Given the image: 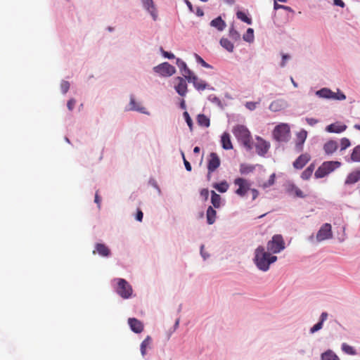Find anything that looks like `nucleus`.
I'll use <instances>...</instances> for the list:
<instances>
[{
	"mask_svg": "<svg viewBox=\"0 0 360 360\" xmlns=\"http://www.w3.org/2000/svg\"><path fill=\"white\" fill-rule=\"evenodd\" d=\"M277 260V257L266 252L263 246H259L255 252L254 262L257 267L263 271L269 270L270 264Z\"/></svg>",
	"mask_w": 360,
	"mask_h": 360,
	"instance_id": "nucleus-1",
	"label": "nucleus"
},
{
	"mask_svg": "<svg viewBox=\"0 0 360 360\" xmlns=\"http://www.w3.org/2000/svg\"><path fill=\"white\" fill-rule=\"evenodd\" d=\"M233 133L247 149H251V136L247 127L243 125H237L233 128Z\"/></svg>",
	"mask_w": 360,
	"mask_h": 360,
	"instance_id": "nucleus-2",
	"label": "nucleus"
},
{
	"mask_svg": "<svg viewBox=\"0 0 360 360\" xmlns=\"http://www.w3.org/2000/svg\"><path fill=\"white\" fill-rule=\"evenodd\" d=\"M340 166V162L338 161H327L324 162L315 172L314 176L316 178H323L328 175L336 168Z\"/></svg>",
	"mask_w": 360,
	"mask_h": 360,
	"instance_id": "nucleus-3",
	"label": "nucleus"
},
{
	"mask_svg": "<svg viewBox=\"0 0 360 360\" xmlns=\"http://www.w3.org/2000/svg\"><path fill=\"white\" fill-rule=\"evenodd\" d=\"M116 281L117 294L124 299L129 298L133 292L131 285L124 278H117Z\"/></svg>",
	"mask_w": 360,
	"mask_h": 360,
	"instance_id": "nucleus-4",
	"label": "nucleus"
},
{
	"mask_svg": "<svg viewBox=\"0 0 360 360\" xmlns=\"http://www.w3.org/2000/svg\"><path fill=\"white\" fill-rule=\"evenodd\" d=\"M285 248V243L282 236L275 235L267 243V250L274 254L278 253Z\"/></svg>",
	"mask_w": 360,
	"mask_h": 360,
	"instance_id": "nucleus-5",
	"label": "nucleus"
},
{
	"mask_svg": "<svg viewBox=\"0 0 360 360\" xmlns=\"http://www.w3.org/2000/svg\"><path fill=\"white\" fill-rule=\"evenodd\" d=\"M290 136V127L287 124H278L274 130V137L278 141H287Z\"/></svg>",
	"mask_w": 360,
	"mask_h": 360,
	"instance_id": "nucleus-6",
	"label": "nucleus"
},
{
	"mask_svg": "<svg viewBox=\"0 0 360 360\" xmlns=\"http://www.w3.org/2000/svg\"><path fill=\"white\" fill-rule=\"evenodd\" d=\"M154 71L162 76L169 77L176 72L175 68L168 63H163L153 68Z\"/></svg>",
	"mask_w": 360,
	"mask_h": 360,
	"instance_id": "nucleus-7",
	"label": "nucleus"
},
{
	"mask_svg": "<svg viewBox=\"0 0 360 360\" xmlns=\"http://www.w3.org/2000/svg\"><path fill=\"white\" fill-rule=\"evenodd\" d=\"M333 237L331 225L328 223L324 224L319 230L316 234V240L318 242L330 239Z\"/></svg>",
	"mask_w": 360,
	"mask_h": 360,
	"instance_id": "nucleus-8",
	"label": "nucleus"
},
{
	"mask_svg": "<svg viewBox=\"0 0 360 360\" xmlns=\"http://www.w3.org/2000/svg\"><path fill=\"white\" fill-rule=\"evenodd\" d=\"M234 184L238 186V189L236 190V193L239 196H244L248 191L250 189L249 182L243 178H237L234 180Z\"/></svg>",
	"mask_w": 360,
	"mask_h": 360,
	"instance_id": "nucleus-9",
	"label": "nucleus"
},
{
	"mask_svg": "<svg viewBox=\"0 0 360 360\" xmlns=\"http://www.w3.org/2000/svg\"><path fill=\"white\" fill-rule=\"evenodd\" d=\"M220 165V160L218 155L214 153H211L210 155V159L208 161L207 169L208 175L207 177L210 179V174L217 169Z\"/></svg>",
	"mask_w": 360,
	"mask_h": 360,
	"instance_id": "nucleus-10",
	"label": "nucleus"
},
{
	"mask_svg": "<svg viewBox=\"0 0 360 360\" xmlns=\"http://www.w3.org/2000/svg\"><path fill=\"white\" fill-rule=\"evenodd\" d=\"M270 144L269 142L264 141L260 137L257 138L255 148L258 155L264 156L268 152Z\"/></svg>",
	"mask_w": 360,
	"mask_h": 360,
	"instance_id": "nucleus-11",
	"label": "nucleus"
},
{
	"mask_svg": "<svg viewBox=\"0 0 360 360\" xmlns=\"http://www.w3.org/2000/svg\"><path fill=\"white\" fill-rule=\"evenodd\" d=\"M177 82L174 88L176 92L181 96H184L187 93V84L186 79L181 77L175 79Z\"/></svg>",
	"mask_w": 360,
	"mask_h": 360,
	"instance_id": "nucleus-12",
	"label": "nucleus"
},
{
	"mask_svg": "<svg viewBox=\"0 0 360 360\" xmlns=\"http://www.w3.org/2000/svg\"><path fill=\"white\" fill-rule=\"evenodd\" d=\"M311 156L308 153L300 155L293 162V167L295 169H302L307 163L310 160Z\"/></svg>",
	"mask_w": 360,
	"mask_h": 360,
	"instance_id": "nucleus-13",
	"label": "nucleus"
},
{
	"mask_svg": "<svg viewBox=\"0 0 360 360\" xmlns=\"http://www.w3.org/2000/svg\"><path fill=\"white\" fill-rule=\"evenodd\" d=\"M128 323L131 329L136 333H140L143 330V325L141 321L135 318H129Z\"/></svg>",
	"mask_w": 360,
	"mask_h": 360,
	"instance_id": "nucleus-14",
	"label": "nucleus"
},
{
	"mask_svg": "<svg viewBox=\"0 0 360 360\" xmlns=\"http://www.w3.org/2000/svg\"><path fill=\"white\" fill-rule=\"evenodd\" d=\"M360 180V168L350 172L345 181V184L350 185L358 182Z\"/></svg>",
	"mask_w": 360,
	"mask_h": 360,
	"instance_id": "nucleus-15",
	"label": "nucleus"
},
{
	"mask_svg": "<svg viewBox=\"0 0 360 360\" xmlns=\"http://www.w3.org/2000/svg\"><path fill=\"white\" fill-rule=\"evenodd\" d=\"M347 126L340 122L333 123L326 127V130L329 133H341L345 131Z\"/></svg>",
	"mask_w": 360,
	"mask_h": 360,
	"instance_id": "nucleus-16",
	"label": "nucleus"
},
{
	"mask_svg": "<svg viewBox=\"0 0 360 360\" xmlns=\"http://www.w3.org/2000/svg\"><path fill=\"white\" fill-rule=\"evenodd\" d=\"M95 249L96 250L93 251V253L96 254V252H97L102 257H108L110 254V249L103 243H97L95 246Z\"/></svg>",
	"mask_w": 360,
	"mask_h": 360,
	"instance_id": "nucleus-17",
	"label": "nucleus"
},
{
	"mask_svg": "<svg viewBox=\"0 0 360 360\" xmlns=\"http://www.w3.org/2000/svg\"><path fill=\"white\" fill-rule=\"evenodd\" d=\"M307 136V131L304 129L301 130L297 134V142H296V148L300 151L302 149V145L304 143Z\"/></svg>",
	"mask_w": 360,
	"mask_h": 360,
	"instance_id": "nucleus-18",
	"label": "nucleus"
},
{
	"mask_svg": "<svg viewBox=\"0 0 360 360\" xmlns=\"http://www.w3.org/2000/svg\"><path fill=\"white\" fill-rule=\"evenodd\" d=\"M143 7L146 10H147L150 15L152 16L153 19L154 20H156L158 19V11L156 10V8L155 6L154 2L152 0V2L146 1L143 4Z\"/></svg>",
	"mask_w": 360,
	"mask_h": 360,
	"instance_id": "nucleus-19",
	"label": "nucleus"
},
{
	"mask_svg": "<svg viewBox=\"0 0 360 360\" xmlns=\"http://www.w3.org/2000/svg\"><path fill=\"white\" fill-rule=\"evenodd\" d=\"M191 82L193 84L194 87L198 91H203L209 86L205 81L199 79L195 75H193Z\"/></svg>",
	"mask_w": 360,
	"mask_h": 360,
	"instance_id": "nucleus-20",
	"label": "nucleus"
},
{
	"mask_svg": "<svg viewBox=\"0 0 360 360\" xmlns=\"http://www.w3.org/2000/svg\"><path fill=\"white\" fill-rule=\"evenodd\" d=\"M129 110H135L143 114H148L144 107L141 106L140 103H137L135 99L131 96L130 98Z\"/></svg>",
	"mask_w": 360,
	"mask_h": 360,
	"instance_id": "nucleus-21",
	"label": "nucleus"
},
{
	"mask_svg": "<svg viewBox=\"0 0 360 360\" xmlns=\"http://www.w3.org/2000/svg\"><path fill=\"white\" fill-rule=\"evenodd\" d=\"M222 148L225 150H231L233 148V146L231 141V137L229 133L224 132L221 139Z\"/></svg>",
	"mask_w": 360,
	"mask_h": 360,
	"instance_id": "nucleus-22",
	"label": "nucleus"
},
{
	"mask_svg": "<svg viewBox=\"0 0 360 360\" xmlns=\"http://www.w3.org/2000/svg\"><path fill=\"white\" fill-rule=\"evenodd\" d=\"M338 148V143L335 141H329L326 143L323 146V149L326 153L332 154Z\"/></svg>",
	"mask_w": 360,
	"mask_h": 360,
	"instance_id": "nucleus-23",
	"label": "nucleus"
},
{
	"mask_svg": "<svg viewBox=\"0 0 360 360\" xmlns=\"http://www.w3.org/2000/svg\"><path fill=\"white\" fill-rule=\"evenodd\" d=\"M210 25L215 27L219 31H222L226 27V22L221 17H218L210 22Z\"/></svg>",
	"mask_w": 360,
	"mask_h": 360,
	"instance_id": "nucleus-24",
	"label": "nucleus"
},
{
	"mask_svg": "<svg viewBox=\"0 0 360 360\" xmlns=\"http://www.w3.org/2000/svg\"><path fill=\"white\" fill-rule=\"evenodd\" d=\"M316 94L323 98L332 99L333 96V91L328 88H323L316 92Z\"/></svg>",
	"mask_w": 360,
	"mask_h": 360,
	"instance_id": "nucleus-25",
	"label": "nucleus"
},
{
	"mask_svg": "<svg viewBox=\"0 0 360 360\" xmlns=\"http://www.w3.org/2000/svg\"><path fill=\"white\" fill-rule=\"evenodd\" d=\"M217 212L211 206H210L206 212L207 221L209 224H212L216 220Z\"/></svg>",
	"mask_w": 360,
	"mask_h": 360,
	"instance_id": "nucleus-26",
	"label": "nucleus"
},
{
	"mask_svg": "<svg viewBox=\"0 0 360 360\" xmlns=\"http://www.w3.org/2000/svg\"><path fill=\"white\" fill-rule=\"evenodd\" d=\"M152 342L151 338L150 336H147L141 344V353L143 356L146 354L147 348L150 347Z\"/></svg>",
	"mask_w": 360,
	"mask_h": 360,
	"instance_id": "nucleus-27",
	"label": "nucleus"
},
{
	"mask_svg": "<svg viewBox=\"0 0 360 360\" xmlns=\"http://www.w3.org/2000/svg\"><path fill=\"white\" fill-rule=\"evenodd\" d=\"M315 169V165L314 164H311L308 167H307L302 173V175H301V177L302 179L304 180H307L309 179L311 175H312V173L314 172Z\"/></svg>",
	"mask_w": 360,
	"mask_h": 360,
	"instance_id": "nucleus-28",
	"label": "nucleus"
},
{
	"mask_svg": "<svg viewBox=\"0 0 360 360\" xmlns=\"http://www.w3.org/2000/svg\"><path fill=\"white\" fill-rule=\"evenodd\" d=\"M198 123L201 127H208L210 124V119L203 114H200L197 117Z\"/></svg>",
	"mask_w": 360,
	"mask_h": 360,
	"instance_id": "nucleus-29",
	"label": "nucleus"
},
{
	"mask_svg": "<svg viewBox=\"0 0 360 360\" xmlns=\"http://www.w3.org/2000/svg\"><path fill=\"white\" fill-rule=\"evenodd\" d=\"M221 196L216 193L214 191L211 192V202L215 208H219L221 206Z\"/></svg>",
	"mask_w": 360,
	"mask_h": 360,
	"instance_id": "nucleus-30",
	"label": "nucleus"
},
{
	"mask_svg": "<svg viewBox=\"0 0 360 360\" xmlns=\"http://www.w3.org/2000/svg\"><path fill=\"white\" fill-rule=\"evenodd\" d=\"M220 44L221 45V46L223 48H224L229 52L233 51L234 46L228 39H226V38L221 39Z\"/></svg>",
	"mask_w": 360,
	"mask_h": 360,
	"instance_id": "nucleus-31",
	"label": "nucleus"
},
{
	"mask_svg": "<svg viewBox=\"0 0 360 360\" xmlns=\"http://www.w3.org/2000/svg\"><path fill=\"white\" fill-rule=\"evenodd\" d=\"M322 360H340L339 357L331 350H328L321 355Z\"/></svg>",
	"mask_w": 360,
	"mask_h": 360,
	"instance_id": "nucleus-32",
	"label": "nucleus"
},
{
	"mask_svg": "<svg viewBox=\"0 0 360 360\" xmlns=\"http://www.w3.org/2000/svg\"><path fill=\"white\" fill-rule=\"evenodd\" d=\"M351 160L353 162H360V145L354 148L351 154Z\"/></svg>",
	"mask_w": 360,
	"mask_h": 360,
	"instance_id": "nucleus-33",
	"label": "nucleus"
},
{
	"mask_svg": "<svg viewBox=\"0 0 360 360\" xmlns=\"http://www.w3.org/2000/svg\"><path fill=\"white\" fill-rule=\"evenodd\" d=\"M214 187L218 191H219L221 193H224V192H226L228 190L229 186V184H228V183L226 181H221V182H220L219 184H215Z\"/></svg>",
	"mask_w": 360,
	"mask_h": 360,
	"instance_id": "nucleus-34",
	"label": "nucleus"
},
{
	"mask_svg": "<svg viewBox=\"0 0 360 360\" xmlns=\"http://www.w3.org/2000/svg\"><path fill=\"white\" fill-rule=\"evenodd\" d=\"M236 16L238 19L242 20L243 22H246L248 25L252 24L251 18H248L247 15L243 11H238L236 13Z\"/></svg>",
	"mask_w": 360,
	"mask_h": 360,
	"instance_id": "nucleus-35",
	"label": "nucleus"
},
{
	"mask_svg": "<svg viewBox=\"0 0 360 360\" xmlns=\"http://www.w3.org/2000/svg\"><path fill=\"white\" fill-rule=\"evenodd\" d=\"M255 169V167L252 165H248L245 164H241L240 166V172L241 174H248Z\"/></svg>",
	"mask_w": 360,
	"mask_h": 360,
	"instance_id": "nucleus-36",
	"label": "nucleus"
},
{
	"mask_svg": "<svg viewBox=\"0 0 360 360\" xmlns=\"http://www.w3.org/2000/svg\"><path fill=\"white\" fill-rule=\"evenodd\" d=\"M243 39L248 42H252L254 39V30L252 28H248L246 33L243 35Z\"/></svg>",
	"mask_w": 360,
	"mask_h": 360,
	"instance_id": "nucleus-37",
	"label": "nucleus"
},
{
	"mask_svg": "<svg viewBox=\"0 0 360 360\" xmlns=\"http://www.w3.org/2000/svg\"><path fill=\"white\" fill-rule=\"evenodd\" d=\"M181 73L185 77V79L188 80V82H191V79H193V75H195L188 67L184 68L183 71L181 72Z\"/></svg>",
	"mask_w": 360,
	"mask_h": 360,
	"instance_id": "nucleus-38",
	"label": "nucleus"
},
{
	"mask_svg": "<svg viewBox=\"0 0 360 360\" xmlns=\"http://www.w3.org/2000/svg\"><path fill=\"white\" fill-rule=\"evenodd\" d=\"M342 349L343 352H345V353H347L348 354L354 355L356 354L354 349L352 346H350L346 343H343L342 345Z\"/></svg>",
	"mask_w": 360,
	"mask_h": 360,
	"instance_id": "nucleus-39",
	"label": "nucleus"
},
{
	"mask_svg": "<svg viewBox=\"0 0 360 360\" xmlns=\"http://www.w3.org/2000/svg\"><path fill=\"white\" fill-rule=\"evenodd\" d=\"M229 36L232 39H233L235 41H238L240 38V35L239 32L237 30H236L233 27L230 28Z\"/></svg>",
	"mask_w": 360,
	"mask_h": 360,
	"instance_id": "nucleus-40",
	"label": "nucleus"
},
{
	"mask_svg": "<svg viewBox=\"0 0 360 360\" xmlns=\"http://www.w3.org/2000/svg\"><path fill=\"white\" fill-rule=\"evenodd\" d=\"M291 191L295 194V195L296 197L302 198L305 197L303 192L298 187H297L295 186H292Z\"/></svg>",
	"mask_w": 360,
	"mask_h": 360,
	"instance_id": "nucleus-41",
	"label": "nucleus"
},
{
	"mask_svg": "<svg viewBox=\"0 0 360 360\" xmlns=\"http://www.w3.org/2000/svg\"><path fill=\"white\" fill-rule=\"evenodd\" d=\"M350 141L347 138H342L340 141V150H345L350 146Z\"/></svg>",
	"mask_w": 360,
	"mask_h": 360,
	"instance_id": "nucleus-42",
	"label": "nucleus"
},
{
	"mask_svg": "<svg viewBox=\"0 0 360 360\" xmlns=\"http://www.w3.org/2000/svg\"><path fill=\"white\" fill-rule=\"evenodd\" d=\"M196 61L201 64V65L206 68H212V66L206 63L199 55L195 54Z\"/></svg>",
	"mask_w": 360,
	"mask_h": 360,
	"instance_id": "nucleus-43",
	"label": "nucleus"
},
{
	"mask_svg": "<svg viewBox=\"0 0 360 360\" xmlns=\"http://www.w3.org/2000/svg\"><path fill=\"white\" fill-rule=\"evenodd\" d=\"M345 98L346 96L343 93L340 92L339 91L337 93L333 92V100L342 101Z\"/></svg>",
	"mask_w": 360,
	"mask_h": 360,
	"instance_id": "nucleus-44",
	"label": "nucleus"
},
{
	"mask_svg": "<svg viewBox=\"0 0 360 360\" xmlns=\"http://www.w3.org/2000/svg\"><path fill=\"white\" fill-rule=\"evenodd\" d=\"M60 89L63 94H66L70 89V83L67 81H63L60 84Z\"/></svg>",
	"mask_w": 360,
	"mask_h": 360,
	"instance_id": "nucleus-45",
	"label": "nucleus"
},
{
	"mask_svg": "<svg viewBox=\"0 0 360 360\" xmlns=\"http://www.w3.org/2000/svg\"><path fill=\"white\" fill-rule=\"evenodd\" d=\"M176 65L179 68L180 72H182L183 70L187 67L186 63L179 58L176 59Z\"/></svg>",
	"mask_w": 360,
	"mask_h": 360,
	"instance_id": "nucleus-46",
	"label": "nucleus"
},
{
	"mask_svg": "<svg viewBox=\"0 0 360 360\" xmlns=\"http://www.w3.org/2000/svg\"><path fill=\"white\" fill-rule=\"evenodd\" d=\"M184 117L186 119V123L188 124L189 128L191 130L192 129V126H193V122H192V120L190 117L189 114L188 113V112H186V111L184 112Z\"/></svg>",
	"mask_w": 360,
	"mask_h": 360,
	"instance_id": "nucleus-47",
	"label": "nucleus"
},
{
	"mask_svg": "<svg viewBox=\"0 0 360 360\" xmlns=\"http://www.w3.org/2000/svg\"><path fill=\"white\" fill-rule=\"evenodd\" d=\"M323 327V323L321 322H319L317 323H316L310 330L311 333H314L316 331H318L319 330L321 329Z\"/></svg>",
	"mask_w": 360,
	"mask_h": 360,
	"instance_id": "nucleus-48",
	"label": "nucleus"
},
{
	"mask_svg": "<svg viewBox=\"0 0 360 360\" xmlns=\"http://www.w3.org/2000/svg\"><path fill=\"white\" fill-rule=\"evenodd\" d=\"M256 106H257V103H255V102H247L245 103V107L250 110H255L256 108Z\"/></svg>",
	"mask_w": 360,
	"mask_h": 360,
	"instance_id": "nucleus-49",
	"label": "nucleus"
},
{
	"mask_svg": "<svg viewBox=\"0 0 360 360\" xmlns=\"http://www.w3.org/2000/svg\"><path fill=\"white\" fill-rule=\"evenodd\" d=\"M306 122H307L308 124L314 126L319 122V120L315 118L307 117L306 118Z\"/></svg>",
	"mask_w": 360,
	"mask_h": 360,
	"instance_id": "nucleus-50",
	"label": "nucleus"
},
{
	"mask_svg": "<svg viewBox=\"0 0 360 360\" xmlns=\"http://www.w3.org/2000/svg\"><path fill=\"white\" fill-rule=\"evenodd\" d=\"M75 103H76V101L75 99H70L68 101V103H67V106H68V108L70 110H72L75 105Z\"/></svg>",
	"mask_w": 360,
	"mask_h": 360,
	"instance_id": "nucleus-51",
	"label": "nucleus"
},
{
	"mask_svg": "<svg viewBox=\"0 0 360 360\" xmlns=\"http://www.w3.org/2000/svg\"><path fill=\"white\" fill-rule=\"evenodd\" d=\"M143 217V212L140 209H138L137 212H136V217H135L136 219L139 221H142Z\"/></svg>",
	"mask_w": 360,
	"mask_h": 360,
	"instance_id": "nucleus-52",
	"label": "nucleus"
},
{
	"mask_svg": "<svg viewBox=\"0 0 360 360\" xmlns=\"http://www.w3.org/2000/svg\"><path fill=\"white\" fill-rule=\"evenodd\" d=\"M182 156H183L184 163V165H185V167H186V170L189 171V172L191 171V169H192L191 165L189 163V162L186 160L184 153H182Z\"/></svg>",
	"mask_w": 360,
	"mask_h": 360,
	"instance_id": "nucleus-53",
	"label": "nucleus"
},
{
	"mask_svg": "<svg viewBox=\"0 0 360 360\" xmlns=\"http://www.w3.org/2000/svg\"><path fill=\"white\" fill-rule=\"evenodd\" d=\"M200 195L203 197L205 200H207L209 196V191L207 188L202 189L200 191Z\"/></svg>",
	"mask_w": 360,
	"mask_h": 360,
	"instance_id": "nucleus-54",
	"label": "nucleus"
},
{
	"mask_svg": "<svg viewBox=\"0 0 360 360\" xmlns=\"http://www.w3.org/2000/svg\"><path fill=\"white\" fill-rule=\"evenodd\" d=\"M274 8L275 10H278L279 8H284V9L288 10V9H289V7L283 6V5H280V4H277L276 1H275L274 5Z\"/></svg>",
	"mask_w": 360,
	"mask_h": 360,
	"instance_id": "nucleus-55",
	"label": "nucleus"
},
{
	"mask_svg": "<svg viewBox=\"0 0 360 360\" xmlns=\"http://www.w3.org/2000/svg\"><path fill=\"white\" fill-rule=\"evenodd\" d=\"M289 58H290V56L288 55L283 54V56H282V62L281 63V67H284L285 65L286 60L289 59Z\"/></svg>",
	"mask_w": 360,
	"mask_h": 360,
	"instance_id": "nucleus-56",
	"label": "nucleus"
},
{
	"mask_svg": "<svg viewBox=\"0 0 360 360\" xmlns=\"http://www.w3.org/2000/svg\"><path fill=\"white\" fill-rule=\"evenodd\" d=\"M334 4L338 6H340L341 8H344L345 4L342 0H333Z\"/></svg>",
	"mask_w": 360,
	"mask_h": 360,
	"instance_id": "nucleus-57",
	"label": "nucleus"
},
{
	"mask_svg": "<svg viewBox=\"0 0 360 360\" xmlns=\"http://www.w3.org/2000/svg\"><path fill=\"white\" fill-rule=\"evenodd\" d=\"M163 56L169 59L174 58V55L173 53L167 51H163Z\"/></svg>",
	"mask_w": 360,
	"mask_h": 360,
	"instance_id": "nucleus-58",
	"label": "nucleus"
},
{
	"mask_svg": "<svg viewBox=\"0 0 360 360\" xmlns=\"http://www.w3.org/2000/svg\"><path fill=\"white\" fill-rule=\"evenodd\" d=\"M95 202L98 205V207H101V198L98 194V192L96 193L95 194V200H94Z\"/></svg>",
	"mask_w": 360,
	"mask_h": 360,
	"instance_id": "nucleus-59",
	"label": "nucleus"
},
{
	"mask_svg": "<svg viewBox=\"0 0 360 360\" xmlns=\"http://www.w3.org/2000/svg\"><path fill=\"white\" fill-rule=\"evenodd\" d=\"M328 318V314L326 312H323L321 315V318H320V321L319 322H321L322 323H323L324 321H326Z\"/></svg>",
	"mask_w": 360,
	"mask_h": 360,
	"instance_id": "nucleus-60",
	"label": "nucleus"
},
{
	"mask_svg": "<svg viewBox=\"0 0 360 360\" xmlns=\"http://www.w3.org/2000/svg\"><path fill=\"white\" fill-rule=\"evenodd\" d=\"M275 178H276V174H272L270 176V177H269V179L268 181H269L271 185H274V182H275Z\"/></svg>",
	"mask_w": 360,
	"mask_h": 360,
	"instance_id": "nucleus-61",
	"label": "nucleus"
},
{
	"mask_svg": "<svg viewBox=\"0 0 360 360\" xmlns=\"http://www.w3.org/2000/svg\"><path fill=\"white\" fill-rule=\"evenodd\" d=\"M204 245H202L201 248H200V253H201V255L202 256V257L205 259L207 257H208V255H206V252H204Z\"/></svg>",
	"mask_w": 360,
	"mask_h": 360,
	"instance_id": "nucleus-62",
	"label": "nucleus"
},
{
	"mask_svg": "<svg viewBox=\"0 0 360 360\" xmlns=\"http://www.w3.org/2000/svg\"><path fill=\"white\" fill-rule=\"evenodd\" d=\"M272 186V185H271V184L268 181H266V182H264V183L261 185V186H262V188H266L270 187V186Z\"/></svg>",
	"mask_w": 360,
	"mask_h": 360,
	"instance_id": "nucleus-63",
	"label": "nucleus"
},
{
	"mask_svg": "<svg viewBox=\"0 0 360 360\" xmlns=\"http://www.w3.org/2000/svg\"><path fill=\"white\" fill-rule=\"evenodd\" d=\"M252 193L253 195V199H255L258 195V191L256 189H252Z\"/></svg>",
	"mask_w": 360,
	"mask_h": 360,
	"instance_id": "nucleus-64",
	"label": "nucleus"
}]
</instances>
